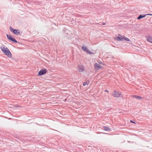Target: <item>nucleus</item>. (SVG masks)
Returning <instances> with one entry per match:
<instances>
[{
    "label": "nucleus",
    "instance_id": "1",
    "mask_svg": "<svg viewBox=\"0 0 152 152\" xmlns=\"http://www.w3.org/2000/svg\"><path fill=\"white\" fill-rule=\"evenodd\" d=\"M1 48L4 53L9 58L12 57L11 53L9 49L4 46H2L1 47Z\"/></svg>",
    "mask_w": 152,
    "mask_h": 152
},
{
    "label": "nucleus",
    "instance_id": "2",
    "mask_svg": "<svg viewBox=\"0 0 152 152\" xmlns=\"http://www.w3.org/2000/svg\"><path fill=\"white\" fill-rule=\"evenodd\" d=\"M121 94V92H117L116 91H114V93L112 95L114 97L118 98L120 97Z\"/></svg>",
    "mask_w": 152,
    "mask_h": 152
},
{
    "label": "nucleus",
    "instance_id": "3",
    "mask_svg": "<svg viewBox=\"0 0 152 152\" xmlns=\"http://www.w3.org/2000/svg\"><path fill=\"white\" fill-rule=\"evenodd\" d=\"M47 72V70L45 69H41L38 72V75H42L44 74Z\"/></svg>",
    "mask_w": 152,
    "mask_h": 152
},
{
    "label": "nucleus",
    "instance_id": "4",
    "mask_svg": "<svg viewBox=\"0 0 152 152\" xmlns=\"http://www.w3.org/2000/svg\"><path fill=\"white\" fill-rule=\"evenodd\" d=\"M7 37L8 39L11 40L12 41H13L15 43H17L18 42L15 39L13 38L12 37V36L11 35H10L7 34Z\"/></svg>",
    "mask_w": 152,
    "mask_h": 152
},
{
    "label": "nucleus",
    "instance_id": "5",
    "mask_svg": "<svg viewBox=\"0 0 152 152\" xmlns=\"http://www.w3.org/2000/svg\"><path fill=\"white\" fill-rule=\"evenodd\" d=\"M125 37L124 36L119 35L118 37H117V39L119 41H123L124 40V38Z\"/></svg>",
    "mask_w": 152,
    "mask_h": 152
},
{
    "label": "nucleus",
    "instance_id": "6",
    "mask_svg": "<svg viewBox=\"0 0 152 152\" xmlns=\"http://www.w3.org/2000/svg\"><path fill=\"white\" fill-rule=\"evenodd\" d=\"M94 66L96 69L98 70L101 67V66L98 63L94 64Z\"/></svg>",
    "mask_w": 152,
    "mask_h": 152
},
{
    "label": "nucleus",
    "instance_id": "7",
    "mask_svg": "<svg viewBox=\"0 0 152 152\" xmlns=\"http://www.w3.org/2000/svg\"><path fill=\"white\" fill-rule=\"evenodd\" d=\"M152 15V14H146L144 15H140L137 18V19L138 20H140L142 18H143L145 17L146 15Z\"/></svg>",
    "mask_w": 152,
    "mask_h": 152
},
{
    "label": "nucleus",
    "instance_id": "8",
    "mask_svg": "<svg viewBox=\"0 0 152 152\" xmlns=\"http://www.w3.org/2000/svg\"><path fill=\"white\" fill-rule=\"evenodd\" d=\"M14 31H13V33L17 35L18 34H20V32L19 31V30L18 29H15L14 30Z\"/></svg>",
    "mask_w": 152,
    "mask_h": 152
},
{
    "label": "nucleus",
    "instance_id": "9",
    "mask_svg": "<svg viewBox=\"0 0 152 152\" xmlns=\"http://www.w3.org/2000/svg\"><path fill=\"white\" fill-rule=\"evenodd\" d=\"M132 97H134L136 99H142V97L140 96H137V95H133L132 96Z\"/></svg>",
    "mask_w": 152,
    "mask_h": 152
},
{
    "label": "nucleus",
    "instance_id": "10",
    "mask_svg": "<svg viewBox=\"0 0 152 152\" xmlns=\"http://www.w3.org/2000/svg\"><path fill=\"white\" fill-rule=\"evenodd\" d=\"M147 41L151 43H152V38L151 36H149L147 39Z\"/></svg>",
    "mask_w": 152,
    "mask_h": 152
},
{
    "label": "nucleus",
    "instance_id": "11",
    "mask_svg": "<svg viewBox=\"0 0 152 152\" xmlns=\"http://www.w3.org/2000/svg\"><path fill=\"white\" fill-rule=\"evenodd\" d=\"M104 129L106 131H110V129L108 127L106 126H103Z\"/></svg>",
    "mask_w": 152,
    "mask_h": 152
},
{
    "label": "nucleus",
    "instance_id": "12",
    "mask_svg": "<svg viewBox=\"0 0 152 152\" xmlns=\"http://www.w3.org/2000/svg\"><path fill=\"white\" fill-rule=\"evenodd\" d=\"M79 71L80 72H82L83 71L84 69L83 67H79L78 69Z\"/></svg>",
    "mask_w": 152,
    "mask_h": 152
},
{
    "label": "nucleus",
    "instance_id": "13",
    "mask_svg": "<svg viewBox=\"0 0 152 152\" xmlns=\"http://www.w3.org/2000/svg\"><path fill=\"white\" fill-rule=\"evenodd\" d=\"M82 49L85 52H86L87 50H88L87 48L84 46H83L82 47Z\"/></svg>",
    "mask_w": 152,
    "mask_h": 152
},
{
    "label": "nucleus",
    "instance_id": "14",
    "mask_svg": "<svg viewBox=\"0 0 152 152\" xmlns=\"http://www.w3.org/2000/svg\"><path fill=\"white\" fill-rule=\"evenodd\" d=\"M87 53L89 54H91L92 53L88 49L87 50V51H86Z\"/></svg>",
    "mask_w": 152,
    "mask_h": 152
},
{
    "label": "nucleus",
    "instance_id": "15",
    "mask_svg": "<svg viewBox=\"0 0 152 152\" xmlns=\"http://www.w3.org/2000/svg\"><path fill=\"white\" fill-rule=\"evenodd\" d=\"M10 29L11 31L12 32L14 31V30H15V29H13L10 26Z\"/></svg>",
    "mask_w": 152,
    "mask_h": 152
},
{
    "label": "nucleus",
    "instance_id": "16",
    "mask_svg": "<svg viewBox=\"0 0 152 152\" xmlns=\"http://www.w3.org/2000/svg\"><path fill=\"white\" fill-rule=\"evenodd\" d=\"M124 40H126V41H130V40L129 38L126 37H125L124 38Z\"/></svg>",
    "mask_w": 152,
    "mask_h": 152
},
{
    "label": "nucleus",
    "instance_id": "17",
    "mask_svg": "<svg viewBox=\"0 0 152 152\" xmlns=\"http://www.w3.org/2000/svg\"><path fill=\"white\" fill-rule=\"evenodd\" d=\"M88 83H87V82H86L84 83L83 85L84 86H85L86 85H88Z\"/></svg>",
    "mask_w": 152,
    "mask_h": 152
},
{
    "label": "nucleus",
    "instance_id": "18",
    "mask_svg": "<svg viewBox=\"0 0 152 152\" xmlns=\"http://www.w3.org/2000/svg\"><path fill=\"white\" fill-rule=\"evenodd\" d=\"M130 122H131V123H134V122L132 121L131 120L130 121Z\"/></svg>",
    "mask_w": 152,
    "mask_h": 152
},
{
    "label": "nucleus",
    "instance_id": "19",
    "mask_svg": "<svg viewBox=\"0 0 152 152\" xmlns=\"http://www.w3.org/2000/svg\"><path fill=\"white\" fill-rule=\"evenodd\" d=\"M105 92H108V91L107 90H105Z\"/></svg>",
    "mask_w": 152,
    "mask_h": 152
},
{
    "label": "nucleus",
    "instance_id": "20",
    "mask_svg": "<svg viewBox=\"0 0 152 152\" xmlns=\"http://www.w3.org/2000/svg\"><path fill=\"white\" fill-rule=\"evenodd\" d=\"M102 24L103 25H105V23H103Z\"/></svg>",
    "mask_w": 152,
    "mask_h": 152
},
{
    "label": "nucleus",
    "instance_id": "21",
    "mask_svg": "<svg viewBox=\"0 0 152 152\" xmlns=\"http://www.w3.org/2000/svg\"><path fill=\"white\" fill-rule=\"evenodd\" d=\"M100 63L101 64H103L102 62Z\"/></svg>",
    "mask_w": 152,
    "mask_h": 152
}]
</instances>
